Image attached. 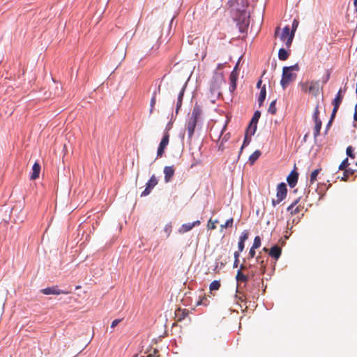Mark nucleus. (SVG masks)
<instances>
[{
	"label": "nucleus",
	"mask_w": 357,
	"mask_h": 357,
	"mask_svg": "<svg viewBox=\"0 0 357 357\" xmlns=\"http://www.w3.org/2000/svg\"><path fill=\"white\" fill-rule=\"evenodd\" d=\"M299 66L298 64H295L291 66H285L282 69V77L280 80V84L284 89H286L287 85L293 82L296 77V74L293 73V71H298Z\"/></svg>",
	"instance_id": "f257e3e1"
},
{
	"label": "nucleus",
	"mask_w": 357,
	"mask_h": 357,
	"mask_svg": "<svg viewBox=\"0 0 357 357\" xmlns=\"http://www.w3.org/2000/svg\"><path fill=\"white\" fill-rule=\"evenodd\" d=\"M199 116V111L194 109L192 112L190 118L186 123V129L188 130V138L190 139H192V137L194 135L195 129L196 128Z\"/></svg>",
	"instance_id": "f03ea898"
},
{
	"label": "nucleus",
	"mask_w": 357,
	"mask_h": 357,
	"mask_svg": "<svg viewBox=\"0 0 357 357\" xmlns=\"http://www.w3.org/2000/svg\"><path fill=\"white\" fill-rule=\"evenodd\" d=\"M237 24L239 26L240 31L244 32L250 24V14L246 10H241L236 17Z\"/></svg>",
	"instance_id": "7ed1b4c3"
},
{
	"label": "nucleus",
	"mask_w": 357,
	"mask_h": 357,
	"mask_svg": "<svg viewBox=\"0 0 357 357\" xmlns=\"http://www.w3.org/2000/svg\"><path fill=\"white\" fill-rule=\"evenodd\" d=\"M287 194V185L284 183H280L277 186V193L276 197L277 199H272V205L273 206H275L277 204H280L283 199H285Z\"/></svg>",
	"instance_id": "20e7f679"
},
{
	"label": "nucleus",
	"mask_w": 357,
	"mask_h": 357,
	"mask_svg": "<svg viewBox=\"0 0 357 357\" xmlns=\"http://www.w3.org/2000/svg\"><path fill=\"white\" fill-rule=\"evenodd\" d=\"M294 37V33L290 31V29L288 26L283 28L282 33L280 35V39L285 43L287 48L290 47L293 38Z\"/></svg>",
	"instance_id": "39448f33"
},
{
	"label": "nucleus",
	"mask_w": 357,
	"mask_h": 357,
	"mask_svg": "<svg viewBox=\"0 0 357 357\" xmlns=\"http://www.w3.org/2000/svg\"><path fill=\"white\" fill-rule=\"evenodd\" d=\"M158 184L157 178L153 175L146 184V188L142 192L141 196L145 197L150 194L151 190Z\"/></svg>",
	"instance_id": "423d86ee"
},
{
	"label": "nucleus",
	"mask_w": 357,
	"mask_h": 357,
	"mask_svg": "<svg viewBox=\"0 0 357 357\" xmlns=\"http://www.w3.org/2000/svg\"><path fill=\"white\" fill-rule=\"evenodd\" d=\"M300 201V198L294 200L292 204L289 206L287 208V211L290 213L291 215H296L300 213L303 209V206L301 205H297Z\"/></svg>",
	"instance_id": "0eeeda50"
},
{
	"label": "nucleus",
	"mask_w": 357,
	"mask_h": 357,
	"mask_svg": "<svg viewBox=\"0 0 357 357\" xmlns=\"http://www.w3.org/2000/svg\"><path fill=\"white\" fill-rule=\"evenodd\" d=\"M40 292L45 295H60L68 294L67 291L60 290L57 286H52L50 287L43 289L40 290Z\"/></svg>",
	"instance_id": "6e6552de"
},
{
	"label": "nucleus",
	"mask_w": 357,
	"mask_h": 357,
	"mask_svg": "<svg viewBox=\"0 0 357 357\" xmlns=\"http://www.w3.org/2000/svg\"><path fill=\"white\" fill-rule=\"evenodd\" d=\"M342 100H343L342 97L336 96H335V98L333 99V100L332 102V104L333 105V109L332 111L330 122L332 121L333 119L335 118L336 113L340 107V105L342 102Z\"/></svg>",
	"instance_id": "1a4fd4ad"
},
{
	"label": "nucleus",
	"mask_w": 357,
	"mask_h": 357,
	"mask_svg": "<svg viewBox=\"0 0 357 357\" xmlns=\"http://www.w3.org/2000/svg\"><path fill=\"white\" fill-rule=\"evenodd\" d=\"M260 116H261V113L259 111H256L254 113V115H253V116L251 119V121L250 123V125H249V129H252V135H253L257 130V124L260 118Z\"/></svg>",
	"instance_id": "9d476101"
},
{
	"label": "nucleus",
	"mask_w": 357,
	"mask_h": 357,
	"mask_svg": "<svg viewBox=\"0 0 357 357\" xmlns=\"http://www.w3.org/2000/svg\"><path fill=\"white\" fill-rule=\"evenodd\" d=\"M175 169L173 166H166L164 167L165 181L169 183L174 175Z\"/></svg>",
	"instance_id": "9b49d317"
},
{
	"label": "nucleus",
	"mask_w": 357,
	"mask_h": 357,
	"mask_svg": "<svg viewBox=\"0 0 357 357\" xmlns=\"http://www.w3.org/2000/svg\"><path fill=\"white\" fill-rule=\"evenodd\" d=\"M199 225H200V221L199 220L195 221L192 223L183 224L179 228L178 232L180 234H184V233L188 232L190 230H191L194 227L198 226Z\"/></svg>",
	"instance_id": "f8f14e48"
},
{
	"label": "nucleus",
	"mask_w": 357,
	"mask_h": 357,
	"mask_svg": "<svg viewBox=\"0 0 357 357\" xmlns=\"http://www.w3.org/2000/svg\"><path fill=\"white\" fill-rule=\"evenodd\" d=\"M298 174L296 171H292L290 174L287 176V181L290 187L294 188L298 181Z\"/></svg>",
	"instance_id": "ddd939ff"
},
{
	"label": "nucleus",
	"mask_w": 357,
	"mask_h": 357,
	"mask_svg": "<svg viewBox=\"0 0 357 357\" xmlns=\"http://www.w3.org/2000/svg\"><path fill=\"white\" fill-rule=\"evenodd\" d=\"M319 90V81H311L310 82V86L308 87V92L317 96Z\"/></svg>",
	"instance_id": "4468645a"
},
{
	"label": "nucleus",
	"mask_w": 357,
	"mask_h": 357,
	"mask_svg": "<svg viewBox=\"0 0 357 357\" xmlns=\"http://www.w3.org/2000/svg\"><path fill=\"white\" fill-rule=\"evenodd\" d=\"M40 172V165H39L38 162H36L33 165L32 172L30 175V178L31 180H36V178H38L39 177Z\"/></svg>",
	"instance_id": "2eb2a0df"
},
{
	"label": "nucleus",
	"mask_w": 357,
	"mask_h": 357,
	"mask_svg": "<svg viewBox=\"0 0 357 357\" xmlns=\"http://www.w3.org/2000/svg\"><path fill=\"white\" fill-rule=\"evenodd\" d=\"M281 253L282 250L278 245H274L269 250V255L276 260L280 258Z\"/></svg>",
	"instance_id": "dca6fc26"
},
{
	"label": "nucleus",
	"mask_w": 357,
	"mask_h": 357,
	"mask_svg": "<svg viewBox=\"0 0 357 357\" xmlns=\"http://www.w3.org/2000/svg\"><path fill=\"white\" fill-rule=\"evenodd\" d=\"M256 262L259 266V271L264 274L266 272V262L260 254L256 257Z\"/></svg>",
	"instance_id": "f3484780"
},
{
	"label": "nucleus",
	"mask_w": 357,
	"mask_h": 357,
	"mask_svg": "<svg viewBox=\"0 0 357 357\" xmlns=\"http://www.w3.org/2000/svg\"><path fill=\"white\" fill-rule=\"evenodd\" d=\"M314 121V137L317 138L320 134V130L321 128L322 122L320 120Z\"/></svg>",
	"instance_id": "a211bd4d"
},
{
	"label": "nucleus",
	"mask_w": 357,
	"mask_h": 357,
	"mask_svg": "<svg viewBox=\"0 0 357 357\" xmlns=\"http://www.w3.org/2000/svg\"><path fill=\"white\" fill-rule=\"evenodd\" d=\"M266 86L264 85L261 87L260 93H259V96L258 98V102H259V107H261L262 105L264 100L266 99Z\"/></svg>",
	"instance_id": "6ab92c4d"
},
{
	"label": "nucleus",
	"mask_w": 357,
	"mask_h": 357,
	"mask_svg": "<svg viewBox=\"0 0 357 357\" xmlns=\"http://www.w3.org/2000/svg\"><path fill=\"white\" fill-rule=\"evenodd\" d=\"M236 279L238 282H246L248 280V277L243 274L241 270L237 271Z\"/></svg>",
	"instance_id": "aec40b11"
},
{
	"label": "nucleus",
	"mask_w": 357,
	"mask_h": 357,
	"mask_svg": "<svg viewBox=\"0 0 357 357\" xmlns=\"http://www.w3.org/2000/svg\"><path fill=\"white\" fill-rule=\"evenodd\" d=\"M355 173V170L351 168L344 169L343 176L341 178V181H347L349 176H352Z\"/></svg>",
	"instance_id": "412c9836"
},
{
	"label": "nucleus",
	"mask_w": 357,
	"mask_h": 357,
	"mask_svg": "<svg viewBox=\"0 0 357 357\" xmlns=\"http://www.w3.org/2000/svg\"><path fill=\"white\" fill-rule=\"evenodd\" d=\"M289 56V54L288 53V52L284 49V48H280L279 50V52H278V58L281 61H285L288 59Z\"/></svg>",
	"instance_id": "4be33fe9"
},
{
	"label": "nucleus",
	"mask_w": 357,
	"mask_h": 357,
	"mask_svg": "<svg viewBox=\"0 0 357 357\" xmlns=\"http://www.w3.org/2000/svg\"><path fill=\"white\" fill-rule=\"evenodd\" d=\"M185 86H183L179 93L178 97V100H177V104H176V113L178 112L179 108L181 106L183 97V94H184V91H185Z\"/></svg>",
	"instance_id": "5701e85b"
},
{
	"label": "nucleus",
	"mask_w": 357,
	"mask_h": 357,
	"mask_svg": "<svg viewBox=\"0 0 357 357\" xmlns=\"http://www.w3.org/2000/svg\"><path fill=\"white\" fill-rule=\"evenodd\" d=\"M260 155L261 151L259 150L255 151L249 158L250 164H254V162L259 158Z\"/></svg>",
	"instance_id": "b1692460"
},
{
	"label": "nucleus",
	"mask_w": 357,
	"mask_h": 357,
	"mask_svg": "<svg viewBox=\"0 0 357 357\" xmlns=\"http://www.w3.org/2000/svg\"><path fill=\"white\" fill-rule=\"evenodd\" d=\"M213 86H215V84L220 85L222 82H224L223 76L222 74H216L213 77Z\"/></svg>",
	"instance_id": "393cba45"
},
{
	"label": "nucleus",
	"mask_w": 357,
	"mask_h": 357,
	"mask_svg": "<svg viewBox=\"0 0 357 357\" xmlns=\"http://www.w3.org/2000/svg\"><path fill=\"white\" fill-rule=\"evenodd\" d=\"M156 103V93L154 92L150 102V109L149 114H151L153 112L155 105Z\"/></svg>",
	"instance_id": "a878e982"
},
{
	"label": "nucleus",
	"mask_w": 357,
	"mask_h": 357,
	"mask_svg": "<svg viewBox=\"0 0 357 357\" xmlns=\"http://www.w3.org/2000/svg\"><path fill=\"white\" fill-rule=\"evenodd\" d=\"M275 104H276V100H273L269 107H268V112L269 113H271V114H276V112H277V109H276V107H275Z\"/></svg>",
	"instance_id": "bb28decb"
},
{
	"label": "nucleus",
	"mask_w": 357,
	"mask_h": 357,
	"mask_svg": "<svg viewBox=\"0 0 357 357\" xmlns=\"http://www.w3.org/2000/svg\"><path fill=\"white\" fill-rule=\"evenodd\" d=\"M320 171H321V169H317L311 173L310 180L311 184H312L314 181H317V175L319 174Z\"/></svg>",
	"instance_id": "cd10ccee"
},
{
	"label": "nucleus",
	"mask_w": 357,
	"mask_h": 357,
	"mask_svg": "<svg viewBox=\"0 0 357 357\" xmlns=\"http://www.w3.org/2000/svg\"><path fill=\"white\" fill-rule=\"evenodd\" d=\"M220 287V282L218 280L213 281L209 286V289L211 291L218 290Z\"/></svg>",
	"instance_id": "c85d7f7f"
},
{
	"label": "nucleus",
	"mask_w": 357,
	"mask_h": 357,
	"mask_svg": "<svg viewBox=\"0 0 357 357\" xmlns=\"http://www.w3.org/2000/svg\"><path fill=\"white\" fill-rule=\"evenodd\" d=\"M169 132H167V131L165 132L164 136H163L160 144L164 146H167L169 144Z\"/></svg>",
	"instance_id": "c756f323"
},
{
	"label": "nucleus",
	"mask_w": 357,
	"mask_h": 357,
	"mask_svg": "<svg viewBox=\"0 0 357 357\" xmlns=\"http://www.w3.org/2000/svg\"><path fill=\"white\" fill-rule=\"evenodd\" d=\"M349 160L347 158H346L344 160H342V162L340 165L338 169L340 170H344L345 169H348L347 167H349Z\"/></svg>",
	"instance_id": "7c9ffc66"
},
{
	"label": "nucleus",
	"mask_w": 357,
	"mask_h": 357,
	"mask_svg": "<svg viewBox=\"0 0 357 357\" xmlns=\"http://www.w3.org/2000/svg\"><path fill=\"white\" fill-rule=\"evenodd\" d=\"M261 245V238L259 236H255V239H254V243L252 244V248L253 249H257L260 247Z\"/></svg>",
	"instance_id": "2f4dec72"
},
{
	"label": "nucleus",
	"mask_w": 357,
	"mask_h": 357,
	"mask_svg": "<svg viewBox=\"0 0 357 357\" xmlns=\"http://www.w3.org/2000/svg\"><path fill=\"white\" fill-rule=\"evenodd\" d=\"M172 226L171 223L167 224L164 228V232L166 234L167 238H168L170 236V234L172 232Z\"/></svg>",
	"instance_id": "473e14b6"
},
{
	"label": "nucleus",
	"mask_w": 357,
	"mask_h": 357,
	"mask_svg": "<svg viewBox=\"0 0 357 357\" xmlns=\"http://www.w3.org/2000/svg\"><path fill=\"white\" fill-rule=\"evenodd\" d=\"M234 219L231 218L230 219L227 220L225 224L222 225L221 229L223 228H227V227H231L233 226Z\"/></svg>",
	"instance_id": "72a5a7b5"
},
{
	"label": "nucleus",
	"mask_w": 357,
	"mask_h": 357,
	"mask_svg": "<svg viewBox=\"0 0 357 357\" xmlns=\"http://www.w3.org/2000/svg\"><path fill=\"white\" fill-rule=\"evenodd\" d=\"M166 146H162V144H159V146H158V151H157V156L158 157H162V155H163L164 152H165V149Z\"/></svg>",
	"instance_id": "f704fd0d"
},
{
	"label": "nucleus",
	"mask_w": 357,
	"mask_h": 357,
	"mask_svg": "<svg viewBox=\"0 0 357 357\" xmlns=\"http://www.w3.org/2000/svg\"><path fill=\"white\" fill-rule=\"evenodd\" d=\"M300 86H301V90L303 92H305V93L308 92V87L310 86V82H301L300 84Z\"/></svg>",
	"instance_id": "c9c22d12"
},
{
	"label": "nucleus",
	"mask_w": 357,
	"mask_h": 357,
	"mask_svg": "<svg viewBox=\"0 0 357 357\" xmlns=\"http://www.w3.org/2000/svg\"><path fill=\"white\" fill-rule=\"evenodd\" d=\"M353 151V148L351 146H348L346 150L347 155L352 159L355 158Z\"/></svg>",
	"instance_id": "e433bc0d"
},
{
	"label": "nucleus",
	"mask_w": 357,
	"mask_h": 357,
	"mask_svg": "<svg viewBox=\"0 0 357 357\" xmlns=\"http://www.w3.org/2000/svg\"><path fill=\"white\" fill-rule=\"evenodd\" d=\"M298 24H299V22L297 19H294L292 22V25H291V32L292 33H295L296 30L298 28Z\"/></svg>",
	"instance_id": "4c0bfd02"
},
{
	"label": "nucleus",
	"mask_w": 357,
	"mask_h": 357,
	"mask_svg": "<svg viewBox=\"0 0 357 357\" xmlns=\"http://www.w3.org/2000/svg\"><path fill=\"white\" fill-rule=\"evenodd\" d=\"M218 222V220L212 221L211 219L208 220L207 227L209 229H215L216 228L215 224Z\"/></svg>",
	"instance_id": "58836bf2"
},
{
	"label": "nucleus",
	"mask_w": 357,
	"mask_h": 357,
	"mask_svg": "<svg viewBox=\"0 0 357 357\" xmlns=\"http://www.w3.org/2000/svg\"><path fill=\"white\" fill-rule=\"evenodd\" d=\"M200 162H201V158H200V157L199 155L197 158L194 157L193 162L191 164L190 167L192 168L193 167L200 164Z\"/></svg>",
	"instance_id": "ea45409f"
},
{
	"label": "nucleus",
	"mask_w": 357,
	"mask_h": 357,
	"mask_svg": "<svg viewBox=\"0 0 357 357\" xmlns=\"http://www.w3.org/2000/svg\"><path fill=\"white\" fill-rule=\"evenodd\" d=\"M250 142V139L248 138V137L247 135H245V138H244V140H243V145L241 148V150H240V153L242 152L243 148L247 146L248 144H249Z\"/></svg>",
	"instance_id": "a19ab883"
},
{
	"label": "nucleus",
	"mask_w": 357,
	"mask_h": 357,
	"mask_svg": "<svg viewBox=\"0 0 357 357\" xmlns=\"http://www.w3.org/2000/svg\"><path fill=\"white\" fill-rule=\"evenodd\" d=\"M248 238V232L247 231H244L240 238L239 241H242L243 242H245Z\"/></svg>",
	"instance_id": "79ce46f5"
},
{
	"label": "nucleus",
	"mask_w": 357,
	"mask_h": 357,
	"mask_svg": "<svg viewBox=\"0 0 357 357\" xmlns=\"http://www.w3.org/2000/svg\"><path fill=\"white\" fill-rule=\"evenodd\" d=\"M319 108H318V105H317L316 107L315 110L312 115L314 121L320 120V119L319 118Z\"/></svg>",
	"instance_id": "37998d69"
},
{
	"label": "nucleus",
	"mask_w": 357,
	"mask_h": 357,
	"mask_svg": "<svg viewBox=\"0 0 357 357\" xmlns=\"http://www.w3.org/2000/svg\"><path fill=\"white\" fill-rule=\"evenodd\" d=\"M245 247V242H243L242 241H239L238 243V248L239 252H242Z\"/></svg>",
	"instance_id": "c03bdc74"
},
{
	"label": "nucleus",
	"mask_w": 357,
	"mask_h": 357,
	"mask_svg": "<svg viewBox=\"0 0 357 357\" xmlns=\"http://www.w3.org/2000/svg\"><path fill=\"white\" fill-rule=\"evenodd\" d=\"M121 319H114L111 324V328H114L115 326H116L120 322Z\"/></svg>",
	"instance_id": "a18cd8bd"
},
{
	"label": "nucleus",
	"mask_w": 357,
	"mask_h": 357,
	"mask_svg": "<svg viewBox=\"0 0 357 357\" xmlns=\"http://www.w3.org/2000/svg\"><path fill=\"white\" fill-rule=\"evenodd\" d=\"M255 256V249H253L252 247L249 251V257L250 258H253Z\"/></svg>",
	"instance_id": "49530a36"
},
{
	"label": "nucleus",
	"mask_w": 357,
	"mask_h": 357,
	"mask_svg": "<svg viewBox=\"0 0 357 357\" xmlns=\"http://www.w3.org/2000/svg\"><path fill=\"white\" fill-rule=\"evenodd\" d=\"M354 120L357 122V104L355 105V111L354 114Z\"/></svg>",
	"instance_id": "de8ad7c7"
},
{
	"label": "nucleus",
	"mask_w": 357,
	"mask_h": 357,
	"mask_svg": "<svg viewBox=\"0 0 357 357\" xmlns=\"http://www.w3.org/2000/svg\"><path fill=\"white\" fill-rule=\"evenodd\" d=\"M240 252L239 251H236L234 254V259L239 260L240 257Z\"/></svg>",
	"instance_id": "09e8293b"
},
{
	"label": "nucleus",
	"mask_w": 357,
	"mask_h": 357,
	"mask_svg": "<svg viewBox=\"0 0 357 357\" xmlns=\"http://www.w3.org/2000/svg\"><path fill=\"white\" fill-rule=\"evenodd\" d=\"M239 260L234 259L233 267L236 268L238 265Z\"/></svg>",
	"instance_id": "8fccbe9b"
},
{
	"label": "nucleus",
	"mask_w": 357,
	"mask_h": 357,
	"mask_svg": "<svg viewBox=\"0 0 357 357\" xmlns=\"http://www.w3.org/2000/svg\"><path fill=\"white\" fill-rule=\"evenodd\" d=\"M336 96H340V97H342V98H344V96L343 94L342 93V89H340L339 91L337 92V93L336 94Z\"/></svg>",
	"instance_id": "3c124183"
},
{
	"label": "nucleus",
	"mask_w": 357,
	"mask_h": 357,
	"mask_svg": "<svg viewBox=\"0 0 357 357\" xmlns=\"http://www.w3.org/2000/svg\"><path fill=\"white\" fill-rule=\"evenodd\" d=\"M261 83H262L261 80V79H259V80L257 82V88H259H259H261Z\"/></svg>",
	"instance_id": "603ef678"
},
{
	"label": "nucleus",
	"mask_w": 357,
	"mask_h": 357,
	"mask_svg": "<svg viewBox=\"0 0 357 357\" xmlns=\"http://www.w3.org/2000/svg\"><path fill=\"white\" fill-rule=\"evenodd\" d=\"M188 314V312H185V311L183 312V316L182 317L178 318V321L181 320L182 319H184L185 316Z\"/></svg>",
	"instance_id": "864d4df0"
},
{
	"label": "nucleus",
	"mask_w": 357,
	"mask_h": 357,
	"mask_svg": "<svg viewBox=\"0 0 357 357\" xmlns=\"http://www.w3.org/2000/svg\"><path fill=\"white\" fill-rule=\"evenodd\" d=\"M354 6H355L356 10L357 12V0H354Z\"/></svg>",
	"instance_id": "5fc2aeb1"
},
{
	"label": "nucleus",
	"mask_w": 357,
	"mask_h": 357,
	"mask_svg": "<svg viewBox=\"0 0 357 357\" xmlns=\"http://www.w3.org/2000/svg\"><path fill=\"white\" fill-rule=\"evenodd\" d=\"M245 268H246V267L244 265H241L240 266V269L239 270H241L242 271V270L245 269Z\"/></svg>",
	"instance_id": "6e6d98bb"
},
{
	"label": "nucleus",
	"mask_w": 357,
	"mask_h": 357,
	"mask_svg": "<svg viewBox=\"0 0 357 357\" xmlns=\"http://www.w3.org/2000/svg\"><path fill=\"white\" fill-rule=\"evenodd\" d=\"M169 129H170V128H169V127H168V126H167V127H166V128H165V132H167H167H169Z\"/></svg>",
	"instance_id": "4d7b16f0"
},
{
	"label": "nucleus",
	"mask_w": 357,
	"mask_h": 357,
	"mask_svg": "<svg viewBox=\"0 0 357 357\" xmlns=\"http://www.w3.org/2000/svg\"><path fill=\"white\" fill-rule=\"evenodd\" d=\"M329 76H330V75H329V74H328V75H327V77H326V80L324 81V82H326L328 80V79H329Z\"/></svg>",
	"instance_id": "13d9d810"
},
{
	"label": "nucleus",
	"mask_w": 357,
	"mask_h": 357,
	"mask_svg": "<svg viewBox=\"0 0 357 357\" xmlns=\"http://www.w3.org/2000/svg\"><path fill=\"white\" fill-rule=\"evenodd\" d=\"M146 357H155L153 354H149Z\"/></svg>",
	"instance_id": "bf43d9fd"
},
{
	"label": "nucleus",
	"mask_w": 357,
	"mask_h": 357,
	"mask_svg": "<svg viewBox=\"0 0 357 357\" xmlns=\"http://www.w3.org/2000/svg\"><path fill=\"white\" fill-rule=\"evenodd\" d=\"M263 250L265 251V252H268V250L266 248H264Z\"/></svg>",
	"instance_id": "052dcab7"
},
{
	"label": "nucleus",
	"mask_w": 357,
	"mask_h": 357,
	"mask_svg": "<svg viewBox=\"0 0 357 357\" xmlns=\"http://www.w3.org/2000/svg\"><path fill=\"white\" fill-rule=\"evenodd\" d=\"M252 266H254V265H251V264L249 265V268H252Z\"/></svg>",
	"instance_id": "680f3d73"
},
{
	"label": "nucleus",
	"mask_w": 357,
	"mask_h": 357,
	"mask_svg": "<svg viewBox=\"0 0 357 357\" xmlns=\"http://www.w3.org/2000/svg\"><path fill=\"white\" fill-rule=\"evenodd\" d=\"M356 165H357V162H356Z\"/></svg>",
	"instance_id": "e2e57ef3"
}]
</instances>
